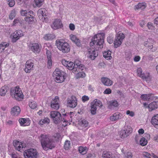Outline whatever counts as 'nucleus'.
<instances>
[{"label":"nucleus","instance_id":"nucleus-1","mask_svg":"<svg viewBox=\"0 0 158 158\" xmlns=\"http://www.w3.org/2000/svg\"><path fill=\"white\" fill-rule=\"evenodd\" d=\"M105 35L99 33L95 35L90 43V48L88 49V56L90 58L94 60L98 54V51L103 47Z\"/></svg>","mask_w":158,"mask_h":158},{"label":"nucleus","instance_id":"nucleus-2","mask_svg":"<svg viewBox=\"0 0 158 158\" xmlns=\"http://www.w3.org/2000/svg\"><path fill=\"white\" fill-rule=\"evenodd\" d=\"M41 145L43 149L45 150L52 149L55 147L53 137L49 135L42 134L40 136Z\"/></svg>","mask_w":158,"mask_h":158},{"label":"nucleus","instance_id":"nucleus-3","mask_svg":"<svg viewBox=\"0 0 158 158\" xmlns=\"http://www.w3.org/2000/svg\"><path fill=\"white\" fill-rule=\"evenodd\" d=\"M62 64L65 66H66L69 70H72L73 73H76L77 71H79V70H83L85 66L78 60L75 61L74 63L71 61H67L65 59H63L62 61Z\"/></svg>","mask_w":158,"mask_h":158},{"label":"nucleus","instance_id":"nucleus-4","mask_svg":"<svg viewBox=\"0 0 158 158\" xmlns=\"http://www.w3.org/2000/svg\"><path fill=\"white\" fill-rule=\"evenodd\" d=\"M70 114L69 113L63 114V118H62V117L60 113L57 111H51L50 113V116L54 123L58 124L60 122L62 121L63 122H66L68 121L66 119V116H68L71 118V114H73V112H70Z\"/></svg>","mask_w":158,"mask_h":158},{"label":"nucleus","instance_id":"nucleus-5","mask_svg":"<svg viewBox=\"0 0 158 158\" xmlns=\"http://www.w3.org/2000/svg\"><path fill=\"white\" fill-rule=\"evenodd\" d=\"M57 48L63 53H67L70 50L69 45L66 42L62 40L56 41Z\"/></svg>","mask_w":158,"mask_h":158},{"label":"nucleus","instance_id":"nucleus-6","mask_svg":"<svg viewBox=\"0 0 158 158\" xmlns=\"http://www.w3.org/2000/svg\"><path fill=\"white\" fill-rule=\"evenodd\" d=\"M53 76L55 79V81L57 83L62 82L65 79L64 75L58 69H56L53 72Z\"/></svg>","mask_w":158,"mask_h":158},{"label":"nucleus","instance_id":"nucleus-7","mask_svg":"<svg viewBox=\"0 0 158 158\" xmlns=\"http://www.w3.org/2000/svg\"><path fill=\"white\" fill-rule=\"evenodd\" d=\"M38 152L35 149L30 148L24 152L25 158H37Z\"/></svg>","mask_w":158,"mask_h":158},{"label":"nucleus","instance_id":"nucleus-8","mask_svg":"<svg viewBox=\"0 0 158 158\" xmlns=\"http://www.w3.org/2000/svg\"><path fill=\"white\" fill-rule=\"evenodd\" d=\"M125 38L124 34L121 32H118L116 35L114 41V47L117 48L122 44L123 40Z\"/></svg>","mask_w":158,"mask_h":158},{"label":"nucleus","instance_id":"nucleus-9","mask_svg":"<svg viewBox=\"0 0 158 158\" xmlns=\"http://www.w3.org/2000/svg\"><path fill=\"white\" fill-rule=\"evenodd\" d=\"M11 95H13L15 99L17 100L20 101L23 98V94L20 89L16 87L13 90H11L10 92Z\"/></svg>","mask_w":158,"mask_h":158},{"label":"nucleus","instance_id":"nucleus-10","mask_svg":"<svg viewBox=\"0 0 158 158\" xmlns=\"http://www.w3.org/2000/svg\"><path fill=\"white\" fill-rule=\"evenodd\" d=\"M154 42L152 39L149 38L147 41L144 42V45L147 47L152 52H154L157 50V48L156 47L153 46Z\"/></svg>","mask_w":158,"mask_h":158},{"label":"nucleus","instance_id":"nucleus-11","mask_svg":"<svg viewBox=\"0 0 158 158\" xmlns=\"http://www.w3.org/2000/svg\"><path fill=\"white\" fill-rule=\"evenodd\" d=\"M23 32L21 30H17L11 35L12 41L13 42H15L20 37H23Z\"/></svg>","mask_w":158,"mask_h":158},{"label":"nucleus","instance_id":"nucleus-12","mask_svg":"<svg viewBox=\"0 0 158 158\" xmlns=\"http://www.w3.org/2000/svg\"><path fill=\"white\" fill-rule=\"evenodd\" d=\"M67 106L71 108L75 107L77 104V101L75 97L72 96L68 98Z\"/></svg>","mask_w":158,"mask_h":158},{"label":"nucleus","instance_id":"nucleus-13","mask_svg":"<svg viewBox=\"0 0 158 158\" xmlns=\"http://www.w3.org/2000/svg\"><path fill=\"white\" fill-rule=\"evenodd\" d=\"M59 98L57 96H56L54 98H52L50 102V106L53 109L57 110L60 107L59 104Z\"/></svg>","mask_w":158,"mask_h":158},{"label":"nucleus","instance_id":"nucleus-14","mask_svg":"<svg viewBox=\"0 0 158 158\" xmlns=\"http://www.w3.org/2000/svg\"><path fill=\"white\" fill-rule=\"evenodd\" d=\"M51 27L54 30L61 28L62 27V24L61 20L58 19H55L51 24Z\"/></svg>","mask_w":158,"mask_h":158},{"label":"nucleus","instance_id":"nucleus-15","mask_svg":"<svg viewBox=\"0 0 158 158\" xmlns=\"http://www.w3.org/2000/svg\"><path fill=\"white\" fill-rule=\"evenodd\" d=\"M34 64L31 60H28L26 62L24 71L26 73H30L33 70Z\"/></svg>","mask_w":158,"mask_h":158},{"label":"nucleus","instance_id":"nucleus-16","mask_svg":"<svg viewBox=\"0 0 158 158\" xmlns=\"http://www.w3.org/2000/svg\"><path fill=\"white\" fill-rule=\"evenodd\" d=\"M13 145L15 149L19 151L23 150V148L25 147V145L23 143H22L17 140L14 141Z\"/></svg>","mask_w":158,"mask_h":158},{"label":"nucleus","instance_id":"nucleus-17","mask_svg":"<svg viewBox=\"0 0 158 158\" xmlns=\"http://www.w3.org/2000/svg\"><path fill=\"white\" fill-rule=\"evenodd\" d=\"M29 47L32 51L35 53H38L40 51L39 45L37 43H33L29 45Z\"/></svg>","mask_w":158,"mask_h":158},{"label":"nucleus","instance_id":"nucleus-18","mask_svg":"<svg viewBox=\"0 0 158 158\" xmlns=\"http://www.w3.org/2000/svg\"><path fill=\"white\" fill-rule=\"evenodd\" d=\"M47 67L48 69H50L52 65V61L51 59V53L49 51H47Z\"/></svg>","mask_w":158,"mask_h":158},{"label":"nucleus","instance_id":"nucleus-19","mask_svg":"<svg viewBox=\"0 0 158 158\" xmlns=\"http://www.w3.org/2000/svg\"><path fill=\"white\" fill-rule=\"evenodd\" d=\"M21 110L19 107L18 106H15L11 110V114L14 116H17L20 113Z\"/></svg>","mask_w":158,"mask_h":158},{"label":"nucleus","instance_id":"nucleus-20","mask_svg":"<svg viewBox=\"0 0 158 158\" xmlns=\"http://www.w3.org/2000/svg\"><path fill=\"white\" fill-rule=\"evenodd\" d=\"M89 126L88 121L85 119H83L80 121L78 125V127L80 129H83Z\"/></svg>","mask_w":158,"mask_h":158},{"label":"nucleus","instance_id":"nucleus-21","mask_svg":"<svg viewBox=\"0 0 158 158\" xmlns=\"http://www.w3.org/2000/svg\"><path fill=\"white\" fill-rule=\"evenodd\" d=\"M19 121L21 126H28L30 123V121L28 119L21 118L19 119Z\"/></svg>","mask_w":158,"mask_h":158},{"label":"nucleus","instance_id":"nucleus-22","mask_svg":"<svg viewBox=\"0 0 158 158\" xmlns=\"http://www.w3.org/2000/svg\"><path fill=\"white\" fill-rule=\"evenodd\" d=\"M71 40L74 42L78 46H80L81 43L80 40L76 36L73 35L71 34L69 36Z\"/></svg>","mask_w":158,"mask_h":158},{"label":"nucleus","instance_id":"nucleus-23","mask_svg":"<svg viewBox=\"0 0 158 158\" xmlns=\"http://www.w3.org/2000/svg\"><path fill=\"white\" fill-rule=\"evenodd\" d=\"M101 80L103 84L105 85L110 86L112 85L113 82L110 79L106 77H102Z\"/></svg>","mask_w":158,"mask_h":158},{"label":"nucleus","instance_id":"nucleus-24","mask_svg":"<svg viewBox=\"0 0 158 158\" xmlns=\"http://www.w3.org/2000/svg\"><path fill=\"white\" fill-rule=\"evenodd\" d=\"M121 117V114L119 112H117L110 117V119L111 121H114L120 119Z\"/></svg>","mask_w":158,"mask_h":158},{"label":"nucleus","instance_id":"nucleus-25","mask_svg":"<svg viewBox=\"0 0 158 158\" xmlns=\"http://www.w3.org/2000/svg\"><path fill=\"white\" fill-rule=\"evenodd\" d=\"M102 106V102L99 100L95 99L91 103V106L97 108V106L101 107Z\"/></svg>","mask_w":158,"mask_h":158},{"label":"nucleus","instance_id":"nucleus-26","mask_svg":"<svg viewBox=\"0 0 158 158\" xmlns=\"http://www.w3.org/2000/svg\"><path fill=\"white\" fill-rule=\"evenodd\" d=\"M38 15L40 18L45 16L47 13V10L44 8H42L38 11Z\"/></svg>","mask_w":158,"mask_h":158},{"label":"nucleus","instance_id":"nucleus-27","mask_svg":"<svg viewBox=\"0 0 158 158\" xmlns=\"http://www.w3.org/2000/svg\"><path fill=\"white\" fill-rule=\"evenodd\" d=\"M151 123L155 127L158 128V114L153 116L152 119Z\"/></svg>","mask_w":158,"mask_h":158},{"label":"nucleus","instance_id":"nucleus-28","mask_svg":"<svg viewBox=\"0 0 158 158\" xmlns=\"http://www.w3.org/2000/svg\"><path fill=\"white\" fill-rule=\"evenodd\" d=\"M146 7V5L145 3H139L138 5L135 6L134 9L135 10L139 9L143 10Z\"/></svg>","mask_w":158,"mask_h":158},{"label":"nucleus","instance_id":"nucleus-29","mask_svg":"<svg viewBox=\"0 0 158 158\" xmlns=\"http://www.w3.org/2000/svg\"><path fill=\"white\" fill-rule=\"evenodd\" d=\"M152 95L151 94H143L141 95V98L143 101H148L152 99Z\"/></svg>","mask_w":158,"mask_h":158},{"label":"nucleus","instance_id":"nucleus-30","mask_svg":"<svg viewBox=\"0 0 158 158\" xmlns=\"http://www.w3.org/2000/svg\"><path fill=\"white\" fill-rule=\"evenodd\" d=\"M103 56L107 60H110L112 58L111 52L110 50L105 51L103 53Z\"/></svg>","mask_w":158,"mask_h":158},{"label":"nucleus","instance_id":"nucleus-31","mask_svg":"<svg viewBox=\"0 0 158 158\" xmlns=\"http://www.w3.org/2000/svg\"><path fill=\"white\" fill-rule=\"evenodd\" d=\"M83 70H79V71H77L76 73H74L76 74V77L77 78H79L80 77H83L85 76V73L81 71Z\"/></svg>","mask_w":158,"mask_h":158},{"label":"nucleus","instance_id":"nucleus-32","mask_svg":"<svg viewBox=\"0 0 158 158\" xmlns=\"http://www.w3.org/2000/svg\"><path fill=\"white\" fill-rule=\"evenodd\" d=\"M148 107L150 111H152V110L156 109L157 107V105L156 102H153L150 103L148 105Z\"/></svg>","mask_w":158,"mask_h":158},{"label":"nucleus","instance_id":"nucleus-33","mask_svg":"<svg viewBox=\"0 0 158 158\" xmlns=\"http://www.w3.org/2000/svg\"><path fill=\"white\" fill-rule=\"evenodd\" d=\"M118 106V104L117 101L113 100L110 102V104L109 106V108L111 109L113 107H117Z\"/></svg>","mask_w":158,"mask_h":158},{"label":"nucleus","instance_id":"nucleus-34","mask_svg":"<svg viewBox=\"0 0 158 158\" xmlns=\"http://www.w3.org/2000/svg\"><path fill=\"white\" fill-rule=\"evenodd\" d=\"M25 20L29 23H32L34 22L35 19L34 17H30L28 16L25 18Z\"/></svg>","mask_w":158,"mask_h":158},{"label":"nucleus","instance_id":"nucleus-35","mask_svg":"<svg viewBox=\"0 0 158 158\" xmlns=\"http://www.w3.org/2000/svg\"><path fill=\"white\" fill-rule=\"evenodd\" d=\"M104 158H112V153L108 152H104L102 154Z\"/></svg>","mask_w":158,"mask_h":158},{"label":"nucleus","instance_id":"nucleus-36","mask_svg":"<svg viewBox=\"0 0 158 158\" xmlns=\"http://www.w3.org/2000/svg\"><path fill=\"white\" fill-rule=\"evenodd\" d=\"M141 77L143 79H145L146 81H150L151 78L149 73H144Z\"/></svg>","mask_w":158,"mask_h":158},{"label":"nucleus","instance_id":"nucleus-37","mask_svg":"<svg viewBox=\"0 0 158 158\" xmlns=\"http://www.w3.org/2000/svg\"><path fill=\"white\" fill-rule=\"evenodd\" d=\"M126 132L127 135L128 136L131 132L132 131V128L130 126H126L123 129Z\"/></svg>","mask_w":158,"mask_h":158},{"label":"nucleus","instance_id":"nucleus-38","mask_svg":"<svg viewBox=\"0 0 158 158\" xmlns=\"http://www.w3.org/2000/svg\"><path fill=\"white\" fill-rule=\"evenodd\" d=\"M55 37V36L53 34H47L45 35L43 38L45 40H52Z\"/></svg>","mask_w":158,"mask_h":158},{"label":"nucleus","instance_id":"nucleus-39","mask_svg":"<svg viewBox=\"0 0 158 158\" xmlns=\"http://www.w3.org/2000/svg\"><path fill=\"white\" fill-rule=\"evenodd\" d=\"M49 122V119L48 118L46 117L40 120L39 122V124L40 125H42L45 123H48Z\"/></svg>","mask_w":158,"mask_h":158},{"label":"nucleus","instance_id":"nucleus-40","mask_svg":"<svg viewBox=\"0 0 158 158\" xmlns=\"http://www.w3.org/2000/svg\"><path fill=\"white\" fill-rule=\"evenodd\" d=\"M78 150L80 153L84 155L87 152V149L86 147H80L79 148Z\"/></svg>","mask_w":158,"mask_h":158},{"label":"nucleus","instance_id":"nucleus-41","mask_svg":"<svg viewBox=\"0 0 158 158\" xmlns=\"http://www.w3.org/2000/svg\"><path fill=\"white\" fill-rule=\"evenodd\" d=\"M29 106L31 108L34 109L36 107L37 104L35 102L31 100L29 101Z\"/></svg>","mask_w":158,"mask_h":158},{"label":"nucleus","instance_id":"nucleus-42","mask_svg":"<svg viewBox=\"0 0 158 158\" xmlns=\"http://www.w3.org/2000/svg\"><path fill=\"white\" fill-rule=\"evenodd\" d=\"M7 91V88L5 86L2 87L0 89V95L2 96H4Z\"/></svg>","mask_w":158,"mask_h":158},{"label":"nucleus","instance_id":"nucleus-43","mask_svg":"<svg viewBox=\"0 0 158 158\" xmlns=\"http://www.w3.org/2000/svg\"><path fill=\"white\" fill-rule=\"evenodd\" d=\"M139 143L141 146H144L147 143V140L144 138L143 137L140 140Z\"/></svg>","mask_w":158,"mask_h":158},{"label":"nucleus","instance_id":"nucleus-44","mask_svg":"<svg viewBox=\"0 0 158 158\" xmlns=\"http://www.w3.org/2000/svg\"><path fill=\"white\" fill-rule=\"evenodd\" d=\"M50 15L49 14H47V15H46L45 16L41 17L42 21L46 23L49 22V21Z\"/></svg>","mask_w":158,"mask_h":158},{"label":"nucleus","instance_id":"nucleus-45","mask_svg":"<svg viewBox=\"0 0 158 158\" xmlns=\"http://www.w3.org/2000/svg\"><path fill=\"white\" fill-rule=\"evenodd\" d=\"M8 46V45L6 43H3L0 44V52H2L5 48L7 47Z\"/></svg>","mask_w":158,"mask_h":158},{"label":"nucleus","instance_id":"nucleus-46","mask_svg":"<svg viewBox=\"0 0 158 158\" xmlns=\"http://www.w3.org/2000/svg\"><path fill=\"white\" fill-rule=\"evenodd\" d=\"M70 142L68 140H66L64 144V148L66 150H68L70 147Z\"/></svg>","mask_w":158,"mask_h":158},{"label":"nucleus","instance_id":"nucleus-47","mask_svg":"<svg viewBox=\"0 0 158 158\" xmlns=\"http://www.w3.org/2000/svg\"><path fill=\"white\" fill-rule=\"evenodd\" d=\"M44 0H34L35 5L38 7H40L43 4Z\"/></svg>","mask_w":158,"mask_h":158},{"label":"nucleus","instance_id":"nucleus-48","mask_svg":"<svg viewBox=\"0 0 158 158\" xmlns=\"http://www.w3.org/2000/svg\"><path fill=\"white\" fill-rule=\"evenodd\" d=\"M120 137L122 138H124L126 137H127L128 135H127L126 132L124 130H122L120 132Z\"/></svg>","mask_w":158,"mask_h":158},{"label":"nucleus","instance_id":"nucleus-49","mask_svg":"<svg viewBox=\"0 0 158 158\" xmlns=\"http://www.w3.org/2000/svg\"><path fill=\"white\" fill-rule=\"evenodd\" d=\"M22 23V21L19 18H17L14 20L13 21V25L21 24Z\"/></svg>","mask_w":158,"mask_h":158},{"label":"nucleus","instance_id":"nucleus-50","mask_svg":"<svg viewBox=\"0 0 158 158\" xmlns=\"http://www.w3.org/2000/svg\"><path fill=\"white\" fill-rule=\"evenodd\" d=\"M142 155L143 157L147 158H151V156H152V155H151L148 152H143Z\"/></svg>","mask_w":158,"mask_h":158},{"label":"nucleus","instance_id":"nucleus-51","mask_svg":"<svg viewBox=\"0 0 158 158\" xmlns=\"http://www.w3.org/2000/svg\"><path fill=\"white\" fill-rule=\"evenodd\" d=\"M137 72L138 75L141 77L144 74V73H142V69L140 68H139L137 69Z\"/></svg>","mask_w":158,"mask_h":158},{"label":"nucleus","instance_id":"nucleus-52","mask_svg":"<svg viewBox=\"0 0 158 158\" xmlns=\"http://www.w3.org/2000/svg\"><path fill=\"white\" fill-rule=\"evenodd\" d=\"M15 15L16 13L15 10L12 11L9 16V19L11 20L12 19L15 17Z\"/></svg>","mask_w":158,"mask_h":158},{"label":"nucleus","instance_id":"nucleus-53","mask_svg":"<svg viewBox=\"0 0 158 158\" xmlns=\"http://www.w3.org/2000/svg\"><path fill=\"white\" fill-rule=\"evenodd\" d=\"M7 3L10 7H13L15 4V1L14 0H8Z\"/></svg>","mask_w":158,"mask_h":158},{"label":"nucleus","instance_id":"nucleus-54","mask_svg":"<svg viewBox=\"0 0 158 158\" xmlns=\"http://www.w3.org/2000/svg\"><path fill=\"white\" fill-rule=\"evenodd\" d=\"M114 37L112 35L108 36L107 38V41L109 44H111L113 42Z\"/></svg>","mask_w":158,"mask_h":158},{"label":"nucleus","instance_id":"nucleus-55","mask_svg":"<svg viewBox=\"0 0 158 158\" xmlns=\"http://www.w3.org/2000/svg\"><path fill=\"white\" fill-rule=\"evenodd\" d=\"M82 101L83 102L88 101L89 99V97L86 95H84L81 98Z\"/></svg>","mask_w":158,"mask_h":158},{"label":"nucleus","instance_id":"nucleus-56","mask_svg":"<svg viewBox=\"0 0 158 158\" xmlns=\"http://www.w3.org/2000/svg\"><path fill=\"white\" fill-rule=\"evenodd\" d=\"M28 11V10H22L20 11V13L22 16H27Z\"/></svg>","mask_w":158,"mask_h":158},{"label":"nucleus","instance_id":"nucleus-57","mask_svg":"<svg viewBox=\"0 0 158 158\" xmlns=\"http://www.w3.org/2000/svg\"><path fill=\"white\" fill-rule=\"evenodd\" d=\"M97 108H96L93 106H91V112L92 114H95L96 113V111Z\"/></svg>","mask_w":158,"mask_h":158},{"label":"nucleus","instance_id":"nucleus-58","mask_svg":"<svg viewBox=\"0 0 158 158\" xmlns=\"http://www.w3.org/2000/svg\"><path fill=\"white\" fill-rule=\"evenodd\" d=\"M29 16L30 17H34V14L33 12L32 11H29L28 10L27 16Z\"/></svg>","mask_w":158,"mask_h":158},{"label":"nucleus","instance_id":"nucleus-59","mask_svg":"<svg viewBox=\"0 0 158 158\" xmlns=\"http://www.w3.org/2000/svg\"><path fill=\"white\" fill-rule=\"evenodd\" d=\"M126 114L131 117H133L134 115V113L132 111L127 110L126 112Z\"/></svg>","mask_w":158,"mask_h":158},{"label":"nucleus","instance_id":"nucleus-60","mask_svg":"<svg viewBox=\"0 0 158 158\" xmlns=\"http://www.w3.org/2000/svg\"><path fill=\"white\" fill-rule=\"evenodd\" d=\"M124 158H132V154L131 152H128Z\"/></svg>","mask_w":158,"mask_h":158},{"label":"nucleus","instance_id":"nucleus-61","mask_svg":"<svg viewBox=\"0 0 158 158\" xmlns=\"http://www.w3.org/2000/svg\"><path fill=\"white\" fill-rule=\"evenodd\" d=\"M111 92V90L109 88L106 89L104 92V94H109Z\"/></svg>","mask_w":158,"mask_h":158},{"label":"nucleus","instance_id":"nucleus-62","mask_svg":"<svg viewBox=\"0 0 158 158\" xmlns=\"http://www.w3.org/2000/svg\"><path fill=\"white\" fill-rule=\"evenodd\" d=\"M140 57L139 56H135L134 59V60L135 62H138L140 60Z\"/></svg>","mask_w":158,"mask_h":158},{"label":"nucleus","instance_id":"nucleus-63","mask_svg":"<svg viewBox=\"0 0 158 158\" xmlns=\"http://www.w3.org/2000/svg\"><path fill=\"white\" fill-rule=\"evenodd\" d=\"M147 26L149 29H152L153 28L152 23H148L147 24Z\"/></svg>","mask_w":158,"mask_h":158},{"label":"nucleus","instance_id":"nucleus-64","mask_svg":"<svg viewBox=\"0 0 158 158\" xmlns=\"http://www.w3.org/2000/svg\"><path fill=\"white\" fill-rule=\"evenodd\" d=\"M69 27L70 29L71 30H72V31L74 30L75 28L74 25L73 24H72V23H70L69 24Z\"/></svg>","mask_w":158,"mask_h":158}]
</instances>
